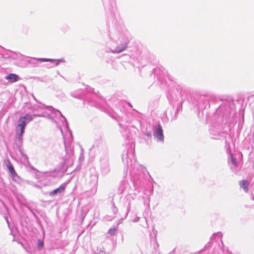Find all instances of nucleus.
I'll use <instances>...</instances> for the list:
<instances>
[{
	"label": "nucleus",
	"mask_w": 254,
	"mask_h": 254,
	"mask_svg": "<svg viewBox=\"0 0 254 254\" xmlns=\"http://www.w3.org/2000/svg\"><path fill=\"white\" fill-rule=\"evenodd\" d=\"M127 47V45L126 44H125V45L123 46V47H122V48L121 49H120V50H117L116 51V52H117V53H121V52H122V51H123L125 49H126Z\"/></svg>",
	"instance_id": "1a4fd4ad"
},
{
	"label": "nucleus",
	"mask_w": 254,
	"mask_h": 254,
	"mask_svg": "<svg viewBox=\"0 0 254 254\" xmlns=\"http://www.w3.org/2000/svg\"><path fill=\"white\" fill-rule=\"evenodd\" d=\"M38 61L40 62H51L52 60L51 59H40L37 60Z\"/></svg>",
	"instance_id": "9b49d317"
},
{
	"label": "nucleus",
	"mask_w": 254,
	"mask_h": 254,
	"mask_svg": "<svg viewBox=\"0 0 254 254\" xmlns=\"http://www.w3.org/2000/svg\"><path fill=\"white\" fill-rule=\"evenodd\" d=\"M6 166L9 171L12 175H14L16 174V172L14 169V168L10 162H8V163L6 165Z\"/></svg>",
	"instance_id": "0eeeda50"
},
{
	"label": "nucleus",
	"mask_w": 254,
	"mask_h": 254,
	"mask_svg": "<svg viewBox=\"0 0 254 254\" xmlns=\"http://www.w3.org/2000/svg\"><path fill=\"white\" fill-rule=\"evenodd\" d=\"M41 116L40 115L35 114L34 115H31L30 114H26L25 116L22 117L24 118L25 120H26L27 122H29L33 120V117H41Z\"/></svg>",
	"instance_id": "423d86ee"
},
{
	"label": "nucleus",
	"mask_w": 254,
	"mask_h": 254,
	"mask_svg": "<svg viewBox=\"0 0 254 254\" xmlns=\"http://www.w3.org/2000/svg\"><path fill=\"white\" fill-rule=\"evenodd\" d=\"M240 186L241 188L244 190L245 192H248L249 183L246 180H243L240 182Z\"/></svg>",
	"instance_id": "20e7f679"
},
{
	"label": "nucleus",
	"mask_w": 254,
	"mask_h": 254,
	"mask_svg": "<svg viewBox=\"0 0 254 254\" xmlns=\"http://www.w3.org/2000/svg\"><path fill=\"white\" fill-rule=\"evenodd\" d=\"M38 247L40 249L42 248L43 246H44L43 242L42 241L40 240H39L38 241Z\"/></svg>",
	"instance_id": "9d476101"
},
{
	"label": "nucleus",
	"mask_w": 254,
	"mask_h": 254,
	"mask_svg": "<svg viewBox=\"0 0 254 254\" xmlns=\"http://www.w3.org/2000/svg\"><path fill=\"white\" fill-rule=\"evenodd\" d=\"M19 122L20 123L18 124L17 127L20 128V132H17L20 136H22L24 133V128L25 127V126L26 125V123L25 122V120H24V118H22L21 117L19 119Z\"/></svg>",
	"instance_id": "f257e3e1"
},
{
	"label": "nucleus",
	"mask_w": 254,
	"mask_h": 254,
	"mask_svg": "<svg viewBox=\"0 0 254 254\" xmlns=\"http://www.w3.org/2000/svg\"><path fill=\"white\" fill-rule=\"evenodd\" d=\"M146 135L147 136H149V137H150V136H151V132H149L147 133L146 134Z\"/></svg>",
	"instance_id": "f8f14e48"
},
{
	"label": "nucleus",
	"mask_w": 254,
	"mask_h": 254,
	"mask_svg": "<svg viewBox=\"0 0 254 254\" xmlns=\"http://www.w3.org/2000/svg\"><path fill=\"white\" fill-rule=\"evenodd\" d=\"M117 231V228H111L109 229L108 233L111 236H113L116 234Z\"/></svg>",
	"instance_id": "6e6552de"
},
{
	"label": "nucleus",
	"mask_w": 254,
	"mask_h": 254,
	"mask_svg": "<svg viewBox=\"0 0 254 254\" xmlns=\"http://www.w3.org/2000/svg\"><path fill=\"white\" fill-rule=\"evenodd\" d=\"M18 77L17 75L13 73H10L6 77V79L9 81L14 82L18 80Z\"/></svg>",
	"instance_id": "39448f33"
},
{
	"label": "nucleus",
	"mask_w": 254,
	"mask_h": 254,
	"mask_svg": "<svg viewBox=\"0 0 254 254\" xmlns=\"http://www.w3.org/2000/svg\"><path fill=\"white\" fill-rule=\"evenodd\" d=\"M154 134L158 139L160 140H163V129L160 125H158L157 128L155 129L154 131Z\"/></svg>",
	"instance_id": "f03ea898"
},
{
	"label": "nucleus",
	"mask_w": 254,
	"mask_h": 254,
	"mask_svg": "<svg viewBox=\"0 0 254 254\" xmlns=\"http://www.w3.org/2000/svg\"><path fill=\"white\" fill-rule=\"evenodd\" d=\"M65 187L64 186H61L59 188L54 190L52 191L50 194L51 195H54L58 193H61L63 192H64L65 190Z\"/></svg>",
	"instance_id": "7ed1b4c3"
}]
</instances>
